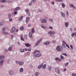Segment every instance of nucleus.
Listing matches in <instances>:
<instances>
[{
    "instance_id": "obj_1",
    "label": "nucleus",
    "mask_w": 76,
    "mask_h": 76,
    "mask_svg": "<svg viewBox=\"0 0 76 76\" xmlns=\"http://www.w3.org/2000/svg\"><path fill=\"white\" fill-rule=\"evenodd\" d=\"M5 58L4 56L1 55L0 56V66H3V63H4V59Z\"/></svg>"
},
{
    "instance_id": "obj_2",
    "label": "nucleus",
    "mask_w": 76,
    "mask_h": 76,
    "mask_svg": "<svg viewBox=\"0 0 76 76\" xmlns=\"http://www.w3.org/2000/svg\"><path fill=\"white\" fill-rule=\"evenodd\" d=\"M62 47H63V48H66V47H68V48L69 49H70V47H69V45L66 44V43L64 41H63Z\"/></svg>"
},
{
    "instance_id": "obj_3",
    "label": "nucleus",
    "mask_w": 76,
    "mask_h": 76,
    "mask_svg": "<svg viewBox=\"0 0 76 76\" xmlns=\"http://www.w3.org/2000/svg\"><path fill=\"white\" fill-rule=\"evenodd\" d=\"M56 50L58 51V52L61 51L63 50V47L61 46H58L56 48Z\"/></svg>"
},
{
    "instance_id": "obj_4",
    "label": "nucleus",
    "mask_w": 76,
    "mask_h": 76,
    "mask_svg": "<svg viewBox=\"0 0 76 76\" xmlns=\"http://www.w3.org/2000/svg\"><path fill=\"white\" fill-rule=\"evenodd\" d=\"M42 40V38H41L35 44V46H38L39 44L40 43V42Z\"/></svg>"
},
{
    "instance_id": "obj_5",
    "label": "nucleus",
    "mask_w": 76,
    "mask_h": 76,
    "mask_svg": "<svg viewBox=\"0 0 76 76\" xmlns=\"http://www.w3.org/2000/svg\"><path fill=\"white\" fill-rule=\"evenodd\" d=\"M55 72L58 74H60V70L59 69V68L58 67L56 68Z\"/></svg>"
},
{
    "instance_id": "obj_6",
    "label": "nucleus",
    "mask_w": 76,
    "mask_h": 76,
    "mask_svg": "<svg viewBox=\"0 0 76 76\" xmlns=\"http://www.w3.org/2000/svg\"><path fill=\"white\" fill-rule=\"evenodd\" d=\"M55 33H56L55 32H53L51 31H50L48 32V34H50V35H54V34H55Z\"/></svg>"
},
{
    "instance_id": "obj_7",
    "label": "nucleus",
    "mask_w": 76,
    "mask_h": 76,
    "mask_svg": "<svg viewBox=\"0 0 76 76\" xmlns=\"http://www.w3.org/2000/svg\"><path fill=\"white\" fill-rule=\"evenodd\" d=\"M9 74L10 75H13V71L12 70H10L9 71Z\"/></svg>"
},
{
    "instance_id": "obj_8",
    "label": "nucleus",
    "mask_w": 76,
    "mask_h": 76,
    "mask_svg": "<svg viewBox=\"0 0 76 76\" xmlns=\"http://www.w3.org/2000/svg\"><path fill=\"white\" fill-rule=\"evenodd\" d=\"M16 29L15 27H13L11 30V33H14V32L15 31Z\"/></svg>"
},
{
    "instance_id": "obj_9",
    "label": "nucleus",
    "mask_w": 76,
    "mask_h": 76,
    "mask_svg": "<svg viewBox=\"0 0 76 76\" xmlns=\"http://www.w3.org/2000/svg\"><path fill=\"white\" fill-rule=\"evenodd\" d=\"M47 20H45V19H43L42 20H41V22L42 23H47Z\"/></svg>"
},
{
    "instance_id": "obj_10",
    "label": "nucleus",
    "mask_w": 76,
    "mask_h": 76,
    "mask_svg": "<svg viewBox=\"0 0 76 76\" xmlns=\"http://www.w3.org/2000/svg\"><path fill=\"white\" fill-rule=\"evenodd\" d=\"M25 45L26 47H31V44H29L28 43H26L25 44Z\"/></svg>"
},
{
    "instance_id": "obj_11",
    "label": "nucleus",
    "mask_w": 76,
    "mask_h": 76,
    "mask_svg": "<svg viewBox=\"0 0 76 76\" xmlns=\"http://www.w3.org/2000/svg\"><path fill=\"white\" fill-rule=\"evenodd\" d=\"M42 55L41 53H37L36 56L35 57H40Z\"/></svg>"
},
{
    "instance_id": "obj_12",
    "label": "nucleus",
    "mask_w": 76,
    "mask_h": 76,
    "mask_svg": "<svg viewBox=\"0 0 76 76\" xmlns=\"http://www.w3.org/2000/svg\"><path fill=\"white\" fill-rule=\"evenodd\" d=\"M55 60H56V61H58V62H60V61H61V59L59 58H58V57H57L55 58Z\"/></svg>"
},
{
    "instance_id": "obj_13",
    "label": "nucleus",
    "mask_w": 76,
    "mask_h": 76,
    "mask_svg": "<svg viewBox=\"0 0 76 76\" xmlns=\"http://www.w3.org/2000/svg\"><path fill=\"white\" fill-rule=\"evenodd\" d=\"M69 6H70V7H72V8H73V9H76V7H75V6L73 5V4H70Z\"/></svg>"
},
{
    "instance_id": "obj_14",
    "label": "nucleus",
    "mask_w": 76,
    "mask_h": 76,
    "mask_svg": "<svg viewBox=\"0 0 76 76\" xmlns=\"http://www.w3.org/2000/svg\"><path fill=\"white\" fill-rule=\"evenodd\" d=\"M43 65V63H42L40 65H39L38 66V69H41V68H42V67Z\"/></svg>"
},
{
    "instance_id": "obj_15",
    "label": "nucleus",
    "mask_w": 76,
    "mask_h": 76,
    "mask_svg": "<svg viewBox=\"0 0 76 76\" xmlns=\"http://www.w3.org/2000/svg\"><path fill=\"white\" fill-rule=\"evenodd\" d=\"M20 7H18L15 8L14 9V11H18V10H20Z\"/></svg>"
},
{
    "instance_id": "obj_16",
    "label": "nucleus",
    "mask_w": 76,
    "mask_h": 76,
    "mask_svg": "<svg viewBox=\"0 0 76 76\" xmlns=\"http://www.w3.org/2000/svg\"><path fill=\"white\" fill-rule=\"evenodd\" d=\"M18 63L20 66H22L23 65V64L24 63L23 62H19V61H18Z\"/></svg>"
},
{
    "instance_id": "obj_17",
    "label": "nucleus",
    "mask_w": 76,
    "mask_h": 76,
    "mask_svg": "<svg viewBox=\"0 0 76 76\" xmlns=\"http://www.w3.org/2000/svg\"><path fill=\"white\" fill-rule=\"evenodd\" d=\"M41 26L42 28H43V29H47L46 26L44 25H41Z\"/></svg>"
},
{
    "instance_id": "obj_18",
    "label": "nucleus",
    "mask_w": 76,
    "mask_h": 76,
    "mask_svg": "<svg viewBox=\"0 0 76 76\" xmlns=\"http://www.w3.org/2000/svg\"><path fill=\"white\" fill-rule=\"evenodd\" d=\"M65 27H66V28H67V27H68V26H69V23H68V22H65Z\"/></svg>"
},
{
    "instance_id": "obj_19",
    "label": "nucleus",
    "mask_w": 76,
    "mask_h": 76,
    "mask_svg": "<svg viewBox=\"0 0 76 76\" xmlns=\"http://www.w3.org/2000/svg\"><path fill=\"white\" fill-rule=\"evenodd\" d=\"M50 43V42L49 41H48L45 42V45H48Z\"/></svg>"
},
{
    "instance_id": "obj_20",
    "label": "nucleus",
    "mask_w": 76,
    "mask_h": 76,
    "mask_svg": "<svg viewBox=\"0 0 76 76\" xmlns=\"http://www.w3.org/2000/svg\"><path fill=\"white\" fill-rule=\"evenodd\" d=\"M2 33H3V34H4V35H6L7 34H8V33H7V32H6L5 31H2Z\"/></svg>"
},
{
    "instance_id": "obj_21",
    "label": "nucleus",
    "mask_w": 76,
    "mask_h": 76,
    "mask_svg": "<svg viewBox=\"0 0 76 76\" xmlns=\"http://www.w3.org/2000/svg\"><path fill=\"white\" fill-rule=\"evenodd\" d=\"M29 17H27L26 18V23H27L28 22V20H29Z\"/></svg>"
},
{
    "instance_id": "obj_22",
    "label": "nucleus",
    "mask_w": 76,
    "mask_h": 76,
    "mask_svg": "<svg viewBox=\"0 0 76 76\" xmlns=\"http://www.w3.org/2000/svg\"><path fill=\"white\" fill-rule=\"evenodd\" d=\"M60 13L61 14L63 17H65V15L64 14V13L61 12H60Z\"/></svg>"
},
{
    "instance_id": "obj_23",
    "label": "nucleus",
    "mask_w": 76,
    "mask_h": 76,
    "mask_svg": "<svg viewBox=\"0 0 76 76\" xmlns=\"http://www.w3.org/2000/svg\"><path fill=\"white\" fill-rule=\"evenodd\" d=\"M32 36V34L31 33H29V37L30 38H31Z\"/></svg>"
},
{
    "instance_id": "obj_24",
    "label": "nucleus",
    "mask_w": 76,
    "mask_h": 76,
    "mask_svg": "<svg viewBox=\"0 0 76 76\" xmlns=\"http://www.w3.org/2000/svg\"><path fill=\"white\" fill-rule=\"evenodd\" d=\"M60 58L62 60H64V57H63L62 55H60Z\"/></svg>"
},
{
    "instance_id": "obj_25",
    "label": "nucleus",
    "mask_w": 76,
    "mask_h": 76,
    "mask_svg": "<svg viewBox=\"0 0 76 76\" xmlns=\"http://www.w3.org/2000/svg\"><path fill=\"white\" fill-rule=\"evenodd\" d=\"M20 38H21V41H25V40H24V39L23 38V36H20Z\"/></svg>"
},
{
    "instance_id": "obj_26",
    "label": "nucleus",
    "mask_w": 76,
    "mask_h": 76,
    "mask_svg": "<svg viewBox=\"0 0 76 76\" xmlns=\"http://www.w3.org/2000/svg\"><path fill=\"white\" fill-rule=\"evenodd\" d=\"M42 67L43 69H45V68H46V64H44L42 66Z\"/></svg>"
},
{
    "instance_id": "obj_27",
    "label": "nucleus",
    "mask_w": 76,
    "mask_h": 76,
    "mask_svg": "<svg viewBox=\"0 0 76 76\" xmlns=\"http://www.w3.org/2000/svg\"><path fill=\"white\" fill-rule=\"evenodd\" d=\"M48 69L49 71H51V66H48Z\"/></svg>"
},
{
    "instance_id": "obj_28",
    "label": "nucleus",
    "mask_w": 76,
    "mask_h": 76,
    "mask_svg": "<svg viewBox=\"0 0 76 76\" xmlns=\"http://www.w3.org/2000/svg\"><path fill=\"white\" fill-rule=\"evenodd\" d=\"M24 28H23V27L21 26L20 28V29L21 31H23V30Z\"/></svg>"
},
{
    "instance_id": "obj_29",
    "label": "nucleus",
    "mask_w": 76,
    "mask_h": 76,
    "mask_svg": "<svg viewBox=\"0 0 76 76\" xmlns=\"http://www.w3.org/2000/svg\"><path fill=\"white\" fill-rule=\"evenodd\" d=\"M31 32L32 34H34L35 32V31H34V28H33L31 30Z\"/></svg>"
},
{
    "instance_id": "obj_30",
    "label": "nucleus",
    "mask_w": 76,
    "mask_h": 76,
    "mask_svg": "<svg viewBox=\"0 0 76 76\" xmlns=\"http://www.w3.org/2000/svg\"><path fill=\"white\" fill-rule=\"evenodd\" d=\"M3 25H4L3 23L2 22H0V26H3Z\"/></svg>"
},
{
    "instance_id": "obj_31",
    "label": "nucleus",
    "mask_w": 76,
    "mask_h": 76,
    "mask_svg": "<svg viewBox=\"0 0 76 76\" xmlns=\"http://www.w3.org/2000/svg\"><path fill=\"white\" fill-rule=\"evenodd\" d=\"M23 69L22 68H21L20 69V72H23Z\"/></svg>"
},
{
    "instance_id": "obj_32",
    "label": "nucleus",
    "mask_w": 76,
    "mask_h": 76,
    "mask_svg": "<svg viewBox=\"0 0 76 76\" xmlns=\"http://www.w3.org/2000/svg\"><path fill=\"white\" fill-rule=\"evenodd\" d=\"M6 1L5 0H1L0 1V2L1 3H5Z\"/></svg>"
},
{
    "instance_id": "obj_33",
    "label": "nucleus",
    "mask_w": 76,
    "mask_h": 76,
    "mask_svg": "<svg viewBox=\"0 0 76 76\" xmlns=\"http://www.w3.org/2000/svg\"><path fill=\"white\" fill-rule=\"evenodd\" d=\"M35 75L36 76H38V75H39V73L38 72H36L35 73Z\"/></svg>"
},
{
    "instance_id": "obj_34",
    "label": "nucleus",
    "mask_w": 76,
    "mask_h": 76,
    "mask_svg": "<svg viewBox=\"0 0 76 76\" xmlns=\"http://www.w3.org/2000/svg\"><path fill=\"white\" fill-rule=\"evenodd\" d=\"M23 18V16H22L19 19V21H20V20H22V18Z\"/></svg>"
},
{
    "instance_id": "obj_35",
    "label": "nucleus",
    "mask_w": 76,
    "mask_h": 76,
    "mask_svg": "<svg viewBox=\"0 0 76 76\" xmlns=\"http://www.w3.org/2000/svg\"><path fill=\"white\" fill-rule=\"evenodd\" d=\"M24 51H25L23 49H20V52L21 53H23V52H24Z\"/></svg>"
},
{
    "instance_id": "obj_36",
    "label": "nucleus",
    "mask_w": 76,
    "mask_h": 76,
    "mask_svg": "<svg viewBox=\"0 0 76 76\" xmlns=\"http://www.w3.org/2000/svg\"><path fill=\"white\" fill-rule=\"evenodd\" d=\"M11 16L12 15H11V14H9L8 15V18H11Z\"/></svg>"
},
{
    "instance_id": "obj_37",
    "label": "nucleus",
    "mask_w": 76,
    "mask_h": 76,
    "mask_svg": "<svg viewBox=\"0 0 76 76\" xmlns=\"http://www.w3.org/2000/svg\"><path fill=\"white\" fill-rule=\"evenodd\" d=\"M9 19L10 22H12V19L11 18H9Z\"/></svg>"
},
{
    "instance_id": "obj_38",
    "label": "nucleus",
    "mask_w": 76,
    "mask_h": 76,
    "mask_svg": "<svg viewBox=\"0 0 76 76\" xmlns=\"http://www.w3.org/2000/svg\"><path fill=\"white\" fill-rule=\"evenodd\" d=\"M12 50V48L11 47H10L8 48L9 51H11Z\"/></svg>"
},
{
    "instance_id": "obj_39",
    "label": "nucleus",
    "mask_w": 76,
    "mask_h": 76,
    "mask_svg": "<svg viewBox=\"0 0 76 76\" xmlns=\"http://www.w3.org/2000/svg\"><path fill=\"white\" fill-rule=\"evenodd\" d=\"M62 6L63 7H65V5H64V3H62Z\"/></svg>"
},
{
    "instance_id": "obj_40",
    "label": "nucleus",
    "mask_w": 76,
    "mask_h": 76,
    "mask_svg": "<svg viewBox=\"0 0 76 76\" xmlns=\"http://www.w3.org/2000/svg\"><path fill=\"white\" fill-rule=\"evenodd\" d=\"M32 4V2L31 1V2H30L29 3V6H31Z\"/></svg>"
},
{
    "instance_id": "obj_41",
    "label": "nucleus",
    "mask_w": 76,
    "mask_h": 76,
    "mask_svg": "<svg viewBox=\"0 0 76 76\" xmlns=\"http://www.w3.org/2000/svg\"><path fill=\"white\" fill-rule=\"evenodd\" d=\"M5 30H6V28H5L4 27H3L2 29V31H5Z\"/></svg>"
},
{
    "instance_id": "obj_42",
    "label": "nucleus",
    "mask_w": 76,
    "mask_h": 76,
    "mask_svg": "<svg viewBox=\"0 0 76 76\" xmlns=\"http://www.w3.org/2000/svg\"><path fill=\"white\" fill-rule=\"evenodd\" d=\"M14 15H17V14H18V12L15 11L14 12Z\"/></svg>"
},
{
    "instance_id": "obj_43",
    "label": "nucleus",
    "mask_w": 76,
    "mask_h": 76,
    "mask_svg": "<svg viewBox=\"0 0 76 76\" xmlns=\"http://www.w3.org/2000/svg\"><path fill=\"white\" fill-rule=\"evenodd\" d=\"M63 55H64V56H67V54L65 53H63L62 54Z\"/></svg>"
},
{
    "instance_id": "obj_44",
    "label": "nucleus",
    "mask_w": 76,
    "mask_h": 76,
    "mask_svg": "<svg viewBox=\"0 0 76 76\" xmlns=\"http://www.w3.org/2000/svg\"><path fill=\"white\" fill-rule=\"evenodd\" d=\"M24 38L25 39L27 38V36L26 35H24Z\"/></svg>"
},
{
    "instance_id": "obj_45",
    "label": "nucleus",
    "mask_w": 76,
    "mask_h": 76,
    "mask_svg": "<svg viewBox=\"0 0 76 76\" xmlns=\"http://www.w3.org/2000/svg\"><path fill=\"white\" fill-rule=\"evenodd\" d=\"M37 12H38V13H39V12H41V10H38L37 11Z\"/></svg>"
},
{
    "instance_id": "obj_46",
    "label": "nucleus",
    "mask_w": 76,
    "mask_h": 76,
    "mask_svg": "<svg viewBox=\"0 0 76 76\" xmlns=\"http://www.w3.org/2000/svg\"><path fill=\"white\" fill-rule=\"evenodd\" d=\"M66 15H67V17H68V16H69V13L68 12V11H66Z\"/></svg>"
},
{
    "instance_id": "obj_47",
    "label": "nucleus",
    "mask_w": 76,
    "mask_h": 76,
    "mask_svg": "<svg viewBox=\"0 0 76 76\" xmlns=\"http://www.w3.org/2000/svg\"><path fill=\"white\" fill-rule=\"evenodd\" d=\"M28 15L29 16H31V13L30 12H28Z\"/></svg>"
},
{
    "instance_id": "obj_48",
    "label": "nucleus",
    "mask_w": 76,
    "mask_h": 76,
    "mask_svg": "<svg viewBox=\"0 0 76 76\" xmlns=\"http://www.w3.org/2000/svg\"><path fill=\"white\" fill-rule=\"evenodd\" d=\"M25 11L26 12H29V10L28 9H26L25 10Z\"/></svg>"
},
{
    "instance_id": "obj_49",
    "label": "nucleus",
    "mask_w": 76,
    "mask_h": 76,
    "mask_svg": "<svg viewBox=\"0 0 76 76\" xmlns=\"http://www.w3.org/2000/svg\"><path fill=\"white\" fill-rule=\"evenodd\" d=\"M70 47L72 50H73V46H72V45H70Z\"/></svg>"
},
{
    "instance_id": "obj_50",
    "label": "nucleus",
    "mask_w": 76,
    "mask_h": 76,
    "mask_svg": "<svg viewBox=\"0 0 76 76\" xmlns=\"http://www.w3.org/2000/svg\"><path fill=\"white\" fill-rule=\"evenodd\" d=\"M71 35H72V37H74V36H75L74 35V33L72 34H71Z\"/></svg>"
},
{
    "instance_id": "obj_51",
    "label": "nucleus",
    "mask_w": 76,
    "mask_h": 76,
    "mask_svg": "<svg viewBox=\"0 0 76 76\" xmlns=\"http://www.w3.org/2000/svg\"><path fill=\"white\" fill-rule=\"evenodd\" d=\"M14 37V35H11V39H13V37Z\"/></svg>"
},
{
    "instance_id": "obj_52",
    "label": "nucleus",
    "mask_w": 76,
    "mask_h": 76,
    "mask_svg": "<svg viewBox=\"0 0 76 76\" xmlns=\"http://www.w3.org/2000/svg\"><path fill=\"white\" fill-rule=\"evenodd\" d=\"M72 75L73 76H76V74H75V73L72 74Z\"/></svg>"
},
{
    "instance_id": "obj_53",
    "label": "nucleus",
    "mask_w": 76,
    "mask_h": 76,
    "mask_svg": "<svg viewBox=\"0 0 76 76\" xmlns=\"http://www.w3.org/2000/svg\"><path fill=\"white\" fill-rule=\"evenodd\" d=\"M32 1H33V3H35V1H36V0H32Z\"/></svg>"
},
{
    "instance_id": "obj_54",
    "label": "nucleus",
    "mask_w": 76,
    "mask_h": 76,
    "mask_svg": "<svg viewBox=\"0 0 76 76\" xmlns=\"http://www.w3.org/2000/svg\"><path fill=\"white\" fill-rule=\"evenodd\" d=\"M52 42L53 44H55V43H56V41H55V40H53V41Z\"/></svg>"
},
{
    "instance_id": "obj_55",
    "label": "nucleus",
    "mask_w": 76,
    "mask_h": 76,
    "mask_svg": "<svg viewBox=\"0 0 76 76\" xmlns=\"http://www.w3.org/2000/svg\"><path fill=\"white\" fill-rule=\"evenodd\" d=\"M49 29H53V27L51 26H50L49 27Z\"/></svg>"
},
{
    "instance_id": "obj_56",
    "label": "nucleus",
    "mask_w": 76,
    "mask_h": 76,
    "mask_svg": "<svg viewBox=\"0 0 76 76\" xmlns=\"http://www.w3.org/2000/svg\"><path fill=\"white\" fill-rule=\"evenodd\" d=\"M67 64H69V62H67L65 64V66H67Z\"/></svg>"
},
{
    "instance_id": "obj_57",
    "label": "nucleus",
    "mask_w": 76,
    "mask_h": 76,
    "mask_svg": "<svg viewBox=\"0 0 76 76\" xmlns=\"http://www.w3.org/2000/svg\"><path fill=\"white\" fill-rule=\"evenodd\" d=\"M36 52H38V53H40V51H39L38 50H36Z\"/></svg>"
},
{
    "instance_id": "obj_58",
    "label": "nucleus",
    "mask_w": 76,
    "mask_h": 76,
    "mask_svg": "<svg viewBox=\"0 0 76 76\" xmlns=\"http://www.w3.org/2000/svg\"><path fill=\"white\" fill-rule=\"evenodd\" d=\"M49 20L50 22H53V19H49Z\"/></svg>"
},
{
    "instance_id": "obj_59",
    "label": "nucleus",
    "mask_w": 76,
    "mask_h": 76,
    "mask_svg": "<svg viewBox=\"0 0 76 76\" xmlns=\"http://www.w3.org/2000/svg\"><path fill=\"white\" fill-rule=\"evenodd\" d=\"M74 35H75V37L76 38V32L73 33Z\"/></svg>"
},
{
    "instance_id": "obj_60",
    "label": "nucleus",
    "mask_w": 76,
    "mask_h": 76,
    "mask_svg": "<svg viewBox=\"0 0 76 76\" xmlns=\"http://www.w3.org/2000/svg\"><path fill=\"white\" fill-rule=\"evenodd\" d=\"M0 7H1V8H2V7H4V6H3V5H1L0 6Z\"/></svg>"
},
{
    "instance_id": "obj_61",
    "label": "nucleus",
    "mask_w": 76,
    "mask_h": 76,
    "mask_svg": "<svg viewBox=\"0 0 76 76\" xmlns=\"http://www.w3.org/2000/svg\"><path fill=\"white\" fill-rule=\"evenodd\" d=\"M36 51H35L33 53V54H35V53H36Z\"/></svg>"
},
{
    "instance_id": "obj_62",
    "label": "nucleus",
    "mask_w": 76,
    "mask_h": 76,
    "mask_svg": "<svg viewBox=\"0 0 76 76\" xmlns=\"http://www.w3.org/2000/svg\"><path fill=\"white\" fill-rule=\"evenodd\" d=\"M51 4H54V2L53 1L51 2Z\"/></svg>"
},
{
    "instance_id": "obj_63",
    "label": "nucleus",
    "mask_w": 76,
    "mask_h": 76,
    "mask_svg": "<svg viewBox=\"0 0 76 76\" xmlns=\"http://www.w3.org/2000/svg\"><path fill=\"white\" fill-rule=\"evenodd\" d=\"M31 24H29L28 25V27H30V26H31Z\"/></svg>"
},
{
    "instance_id": "obj_64",
    "label": "nucleus",
    "mask_w": 76,
    "mask_h": 76,
    "mask_svg": "<svg viewBox=\"0 0 76 76\" xmlns=\"http://www.w3.org/2000/svg\"><path fill=\"white\" fill-rule=\"evenodd\" d=\"M27 51H31V50L30 49H27Z\"/></svg>"
}]
</instances>
